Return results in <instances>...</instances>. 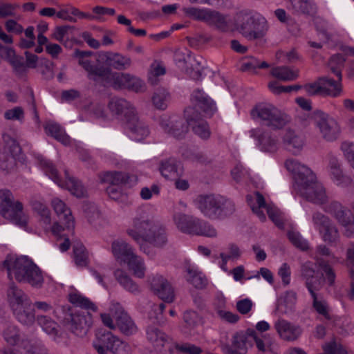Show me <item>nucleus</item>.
<instances>
[{
    "label": "nucleus",
    "mask_w": 354,
    "mask_h": 354,
    "mask_svg": "<svg viewBox=\"0 0 354 354\" xmlns=\"http://www.w3.org/2000/svg\"><path fill=\"white\" fill-rule=\"evenodd\" d=\"M108 107L110 111L116 115L123 114L126 122L128 120V118H131L133 115L136 113L132 104L123 98H111L108 104Z\"/></svg>",
    "instance_id": "26"
},
{
    "label": "nucleus",
    "mask_w": 354,
    "mask_h": 354,
    "mask_svg": "<svg viewBox=\"0 0 354 354\" xmlns=\"http://www.w3.org/2000/svg\"><path fill=\"white\" fill-rule=\"evenodd\" d=\"M294 189L300 196L315 204L323 205L328 201L325 189L317 182L315 174L311 181L306 178L301 185H294Z\"/></svg>",
    "instance_id": "11"
},
{
    "label": "nucleus",
    "mask_w": 354,
    "mask_h": 354,
    "mask_svg": "<svg viewBox=\"0 0 354 354\" xmlns=\"http://www.w3.org/2000/svg\"><path fill=\"white\" fill-rule=\"evenodd\" d=\"M0 214L20 227H25L27 224L21 203L14 202L13 196L8 190L0 191Z\"/></svg>",
    "instance_id": "7"
},
{
    "label": "nucleus",
    "mask_w": 354,
    "mask_h": 354,
    "mask_svg": "<svg viewBox=\"0 0 354 354\" xmlns=\"http://www.w3.org/2000/svg\"><path fill=\"white\" fill-rule=\"evenodd\" d=\"M315 258L317 266H329L339 263L338 259L324 245L317 248Z\"/></svg>",
    "instance_id": "38"
},
{
    "label": "nucleus",
    "mask_w": 354,
    "mask_h": 354,
    "mask_svg": "<svg viewBox=\"0 0 354 354\" xmlns=\"http://www.w3.org/2000/svg\"><path fill=\"white\" fill-rule=\"evenodd\" d=\"M114 88H129L138 91L142 86L140 80L129 73H113L111 71L110 83Z\"/></svg>",
    "instance_id": "19"
},
{
    "label": "nucleus",
    "mask_w": 354,
    "mask_h": 354,
    "mask_svg": "<svg viewBox=\"0 0 354 354\" xmlns=\"http://www.w3.org/2000/svg\"><path fill=\"white\" fill-rule=\"evenodd\" d=\"M151 287L155 293L165 302L171 303L174 299V289L168 281L161 276L154 277Z\"/></svg>",
    "instance_id": "24"
},
{
    "label": "nucleus",
    "mask_w": 354,
    "mask_h": 354,
    "mask_svg": "<svg viewBox=\"0 0 354 354\" xmlns=\"http://www.w3.org/2000/svg\"><path fill=\"white\" fill-rule=\"evenodd\" d=\"M43 165L46 174L49 176V177L52 178L59 186L64 187L65 185L71 193L77 198H82L86 196V191L81 182L76 178L70 176L68 171H65L66 181L64 185L58 176L57 170L51 162L45 161L43 163Z\"/></svg>",
    "instance_id": "13"
},
{
    "label": "nucleus",
    "mask_w": 354,
    "mask_h": 354,
    "mask_svg": "<svg viewBox=\"0 0 354 354\" xmlns=\"http://www.w3.org/2000/svg\"><path fill=\"white\" fill-rule=\"evenodd\" d=\"M32 209L41 217V221L46 225H48L51 223L50 212L47 206L37 200H33L31 202Z\"/></svg>",
    "instance_id": "50"
},
{
    "label": "nucleus",
    "mask_w": 354,
    "mask_h": 354,
    "mask_svg": "<svg viewBox=\"0 0 354 354\" xmlns=\"http://www.w3.org/2000/svg\"><path fill=\"white\" fill-rule=\"evenodd\" d=\"M116 338L117 336L113 335L111 333L97 335L93 341V347L99 354H107L111 351Z\"/></svg>",
    "instance_id": "31"
},
{
    "label": "nucleus",
    "mask_w": 354,
    "mask_h": 354,
    "mask_svg": "<svg viewBox=\"0 0 354 354\" xmlns=\"http://www.w3.org/2000/svg\"><path fill=\"white\" fill-rule=\"evenodd\" d=\"M239 30L249 39H259L265 35L267 26L263 19L261 21L253 16L246 15L242 17Z\"/></svg>",
    "instance_id": "16"
},
{
    "label": "nucleus",
    "mask_w": 354,
    "mask_h": 354,
    "mask_svg": "<svg viewBox=\"0 0 354 354\" xmlns=\"http://www.w3.org/2000/svg\"><path fill=\"white\" fill-rule=\"evenodd\" d=\"M88 72V77L104 86L110 83L111 70L109 67L104 66L92 65Z\"/></svg>",
    "instance_id": "30"
},
{
    "label": "nucleus",
    "mask_w": 354,
    "mask_h": 354,
    "mask_svg": "<svg viewBox=\"0 0 354 354\" xmlns=\"http://www.w3.org/2000/svg\"><path fill=\"white\" fill-rule=\"evenodd\" d=\"M37 322L46 333L51 336L55 341L57 342H59L60 335L59 334L58 326L56 322L44 315H38L37 317Z\"/></svg>",
    "instance_id": "39"
},
{
    "label": "nucleus",
    "mask_w": 354,
    "mask_h": 354,
    "mask_svg": "<svg viewBox=\"0 0 354 354\" xmlns=\"http://www.w3.org/2000/svg\"><path fill=\"white\" fill-rule=\"evenodd\" d=\"M314 270L311 267H306L304 271L306 278L307 288L313 299V308L316 312L326 319H329V310L326 302L317 295L315 290L319 289L324 283L333 284L335 274L331 267H317Z\"/></svg>",
    "instance_id": "2"
},
{
    "label": "nucleus",
    "mask_w": 354,
    "mask_h": 354,
    "mask_svg": "<svg viewBox=\"0 0 354 354\" xmlns=\"http://www.w3.org/2000/svg\"><path fill=\"white\" fill-rule=\"evenodd\" d=\"M329 168L331 174L338 181L341 183H351L352 179L345 176L340 167V165L336 158L332 157L329 161Z\"/></svg>",
    "instance_id": "48"
},
{
    "label": "nucleus",
    "mask_w": 354,
    "mask_h": 354,
    "mask_svg": "<svg viewBox=\"0 0 354 354\" xmlns=\"http://www.w3.org/2000/svg\"><path fill=\"white\" fill-rule=\"evenodd\" d=\"M286 168L293 174L294 185H299L308 178L310 181L313 179V172L307 167L301 165L297 160L290 158L285 162Z\"/></svg>",
    "instance_id": "22"
},
{
    "label": "nucleus",
    "mask_w": 354,
    "mask_h": 354,
    "mask_svg": "<svg viewBox=\"0 0 354 354\" xmlns=\"http://www.w3.org/2000/svg\"><path fill=\"white\" fill-rule=\"evenodd\" d=\"M170 98V94L165 88H158L153 95L152 101L157 109L165 110L167 107Z\"/></svg>",
    "instance_id": "45"
},
{
    "label": "nucleus",
    "mask_w": 354,
    "mask_h": 354,
    "mask_svg": "<svg viewBox=\"0 0 354 354\" xmlns=\"http://www.w3.org/2000/svg\"><path fill=\"white\" fill-rule=\"evenodd\" d=\"M187 279L197 288L203 287L206 283V280L202 274L194 269V268H191L189 267L187 269Z\"/></svg>",
    "instance_id": "59"
},
{
    "label": "nucleus",
    "mask_w": 354,
    "mask_h": 354,
    "mask_svg": "<svg viewBox=\"0 0 354 354\" xmlns=\"http://www.w3.org/2000/svg\"><path fill=\"white\" fill-rule=\"evenodd\" d=\"M3 266H36V264L28 256H17L16 254H8L3 262Z\"/></svg>",
    "instance_id": "53"
},
{
    "label": "nucleus",
    "mask_w": 354,
    "mask_h": 354,
    "mask_svg": "<svg viewBox=\"0 0 354 354\" xmlns=\"http://www.w3.org/2000/svg\"><path fill=\"white\" fill-rule=\"evenodd\" d=\"M252 137L258 140L261 149L265 151L274 152L277 149V140L272 135L260 129H255L250 131Z\"/></svg>",
    "instance_id": "28"
},
{
    "label": "nucleus",
    "mask_w": 354,
    "mask_h": 354,
    "mask_svg": "<svg viewBox=\"0 0 354 354\" xmlns=\"http://www.w3.org/2000/svg\"><path fill=\"white\" fill-rule=\"evenodd\" d=\"M128 129L135 135V139L141 140L149 134V129L145 124L140 121L137 113L128 118L126 122Z\"/></svg>",
    "instance_id": "36"
},
{
    "label": "nucleus",
    "mask_w": 354,
    "mask_h": 354,
    "mask_svg": "<svg viewBox=\"0 0 354 354\" xmlns=\"http://www.w3.org/2000/svg\"><path fill=\"white\" fill-rule=\"evenodd\" d=\"M44 129L47 134L50 135L64 145L70 143V138L58 124L52 122H47Z\"/></svg>",
    "instance_id": "40"
},
{
    "label": "nucleus",
    "mask_w": 354,
    "mask_h": 354,
    "mask_svg": "<svg viewBox=\"0 0 354 354\" xmlns=\"http://www.w3.org/2000/svg\"><path fill=\"white\" fill-rule=\"evenodd\" d=\"M0 214L20 227H25L27 224L21 203L14 202L13 196L8 190L0 191Z\"/></svg>",
    "instance_id": "6"
},
{
    "label": "nucleus",
    "mask_w": 354,
    "mask_h": 354,
    "mask_svg": "<svg viewBox=\"0 0 354 354\" xmlns=\"http://www.w3.org/2000/svg\"><path fill=\"white\" fill-rule=\"evenodd\" d=\"M115 275L118 282L124 288L131 292H136L138 291V286L133 282L122 269H118L115 272Z\"/></svg>",
    "instance_id": "54"
},
{
    "label": "nucleus",
    "mask_w": 354,
    "mask_h": 354,
    "mask_svg": "<svg viewBox=\"0 0 354 354\" xmlns=\"http://www.w3.org/2000/svg\"><path fill=\"white\" fill-rule=\"evenodd\" d=\"M75 262L78 266H86L90 263L88 252L82 243H76L73 246Z\"/></svg>",
    "instance_id": "51"
},
{
    "label": "nucleus",
    "mask_w": 354,
    "mask_h": 354,
    "mask_svg": "<svg viewBox=\"0 0 354 354\" xmlns=\"http://www.w3.org/2000/svg\"><path fill=\"white\" fill-rule=\"evenodd\" d=\"M133 228L127 230V234L137 243L145 252L146 246L143 243H149L156 247H162L167 241L165 227L153 218L146 214L135 216L132 221Z\"/></svg>",
    "instance_id": "1"
},
{
    "label": "nucleus",
    "mask_w": 354,
    "mask_h": 354,
    "mask_svg": "<svg viewBox=\"0 0 354 354\" xmlns=\"http://www.w3.org/2000/svg\"><path fill=\"white\" fill-rule=\"evenodd\" d=\"M295 13L313 17L317 8L312 0H289Z\"/></svg>",
    "instance_id": "37"
},
{
    "label": "nucleus",
    "mask_w": 354,
    "mask_h": 354,
    "mask_svg": "<svg viewBox=\"0 0 354 354\" xmlns=\"http://www.w3.org/2000/svg\"><path fill=\"white\" fill-rule=\"evenodd\" d=\"M68 326L72 333L77 336L82 337L86 333L89 327V322L86 316L73 314L71 315Z\"/></svg>",
    "instance_id": "35"
},
{
    "label": "nucleus",
    "mask_w": 354,
    "mask_h": 354,
    "mask_svg": "<svg viewBox=\"0 0 354 354\" xmlns=\"http://www.w3.org/2000/svg\"><path fill=\"white\" fill-rule=\"evenodd\" d=\"M111 252L120 264L141 266L143 263L141 258L134 252L133 247L122 239H116L112 242Z\"/></svg>",
    "instance_id": "14"
},
{
    "label": "nucleus",
    "mask_w": 354,
    "mask_h": 354,
    "mask_svg": "<svg viewBox=\"0 0 354 354\" xmlns=\"http://www.w3.org/2000/svg\"><path fill=\"white\" fill-rule=\"evenodd\" d=\"M65 229L66 228L59 225V223H55L51 228V231L53 234L59 236L60 239L64 238L63 242L59 244V248L62 252L67 251L71 246V242L69 239L66 237L65 234H61L63 231L65 230Z\"/></svg>",
    "instance_id": "60"
},
{
    "label": "nucleus",
    "mask_w": 354,
    "mask_h": 354,
    "mask_svg": "<svg viewBox=\"0 0 354 354\" xmlns=\"http://www.w3.org/2000/svg\"><path fill=\"white\" fill-rule=\"evenodd\" d=\"M159 124L165 132L178 139L184 138L189 131L188 125L182 119L176 117L160 116Z\"/></svg>",
    "instance_id": "18"
},
{
    "label": "nucleus",
    "mask_w": 354,
    "mask_h": 354,
    "mask_svg": "<svg viewBox=\"0 0 354 354\" xmlns=\"http://www.w3.org/2000/svg\"><path fill=\"white\" fill-rule=\"evenodd\" d=\"M344 62L345 58L340 54L334 55L328 62V67L330 71L337 76V80L335 82H338L339 84H341L342 82V68Z\"/></svg>",
    "instance_id": "47"
},
{
    "label": "nucleus",
    "mask_w": 354,
    "mask_h": 354,
    "mask_svg": "<svg viewBox=\"0 0 354 354\" xmlns=\"http://www.w3.org/2000/svg\"><path fill=\"white\" fill-rule=\"evenodd\" d=\"M52 205L57 216L59 218L58 222L59 225L70 230L74 229V219L71 214V211L68 208L66 204L59 198H54L52 201Z\"/></svg>",
    "instance_id": "25"
},
{
    "label": "nucleus",
    "mask_w": 354,
    "mask_h": 354,
    "mask_svg": "<svg viewBox=\"0 0 354 354\" xmlns=\"http://www.w3.org/2000/svg\"><path fill=\"white\" fill-rule=\"evenodd\" d=\"M146 338L157 354H173L176 351V342L157 327L149 326L146 330Z\"/></svg>",
    "instance_id": "10"
},
{
    "label": "nucleus",
    "mask_w": 354,
    "mask_h": 354,
    "mask_svg": "<svg viewBox=\"0 0 354 354\" xmlns=\"http://www.w3.org/2000/svg\"><path fill=\"white\" fill-rule=\"evenodd\" d=\"M304 88L308 95L337 97L342 93V84L328 77H320L315 82L307 84Z\"/></svg>",
    "instance_id": "12"
},
{
    "label": "nucleus",
    "mask_w": 354,
    "mask_h": 354,
    "mask_svg": "<svg viewBox=\"0 0 354 354\" xmlns=\"http://www.w3.org/2000/svg\"><path fill=\"white\" fill-rule=\"evenodd\" d=\"M189 127H191L194 133L201 139L207 140L211 136V131L209 125L203 119L194 123Z\"/></svg>",
    "instance_id": "55"
},
{
    "label": "nucleus",
    "mask_w": 354,
    "mask_h": 354,
    "mask_svg": "<svg viewBox=\"0 0 354 354\" xmlns=\"http://www.w3.org/2000/svg\"><path fill=\"white\" fill-rule=\"evenodd\" d=\"M111 353L113 354H131V347L127 342L117 337Z\"/></svg>",
    "instance_id": "64"
},
{
    "label": "nucleus",
    "mask_w": 354,
    "mask_h": 354,
    "mask_svg": "<svg viewBox=\"0 0 354 354\" xmlns=\"http://www.w3.org/2000/svg\"><path fill=\"white\" fill-rule=\"evenodd\" d=\"M228 250V252H222L220 254L223 265L227 263H234L241 257V252L236 245L234 243L230 244Z\"/></svg>",
    "instance_id": "56"
},
{
    "label": "nucleus",
    "mask_w": 354,
    "mask_h": 354,
    "mask_svg": "<svg viewBox=\"0 0 354 354\" xmlns=\"http://www.w3.org/2000/svg\"><path fill=\"white\" fill-rule=\"evenodd\" d=\"M287 236L290 241L297 248L306 250L308 248L307 241L302 239L300 234L292 230L288 231Z\"/></svg>",
    "instance_id": "63"
},
{
    "label": "nucleus",
    "mask_w": 354,
    "mask_h": 354,
    "mask_svg": "<svg viewBox=\"0 0 354 354\" xmlns=\"http://www.w3.org/2000/svg\"><path fill=\"white\" fill-rule=\"evenodd\" d=\"M327 211L333 214L338 222L345 223L346 221H344V219L348 217L349 215H351L348 210H346L342 205L337 201L331 202L328 207Z\"/></svg>",
    "instance_id": "52"
},
{
    "label": "nucleus",
    "mask_w": 354,
    "mask_h": 354,
    "mask_svg": "<svg viewBox=\"0 0 354 354\" xmlns=\"http://www.w3.org/2000/svg\"><path fill=\"white\" fill-rule=\"evenodd\" d=\"M183 115L188 127L203 119L201 112L194 105L186 107Z\"/></svg>",
    "instance_id": "57"
},
{
    "label": "nucleus",
    "mask_w": 354,
    "mask_h": 354,
    "mask_svg": "<svg viewBox=\"0 0 354 354\" xmlns=\"http://www.w3.org/2000/svg\"><path fill=\"white\" fill-rule=\"evenodd\" d=\"M98 57L107 66L115 70L123 71L129 68L132 64L131 59L118 53L102 52L98 53Z\"/></svg>",
    "instance_id": "20"
},
{
    "label": "nucleus",
    "mask_w": 354,
    "mask_h": 354,
    "mask_svg": "<svg viewBox=\"0 0 354 354\" xmlns=\"http://www.w3.org/2000/svg\"><path fill=\"white\" fill-rule=\"evenodd\" d=\"M322 239L328 243H335L339 238V232L337 228L332 223L322 230Z\"/></svg>",
    "instance_id": "58"
},
{
    "label": "nucleus",
    "mask_w": 354,
    "mask_h": 354,
    "mask_svg": "<svg viewBox=\"0 0 354 354\" xmlns=\"http://www.w3.org/2000/svg\"><path fill=\"white\" fill-rule=\"evenodd\" d=\"M198 208L208 218L215 219L223 213L231 214L235 208L232 202L214 194L201 195L197 198Z\"/></svg>",
    "instance_id": "5"
},
{
    "label": "nucleus",
    "mask_w": 354,
    "mask_h": 354,
    "mask_svg": "<svg viewBox=\"0 0 354 354\" xmlns=\"http://www.w3.org/2000/svg\"><path fill=\"white\" fill-rule=\"evenodd\" d=\"M191 102L206 116H212L216 111L213 100L201 89L197 88L193 91Z\"/></svg>",
    "instance_id": "21"
},
{
    "label": "nucleus",
    "mask_w": 354,
    "mask_h": 354,
    "mask_svg": "<svg viewBox=\"0 0 354 354\" xmlns=\"http://www.w3.org/2000/svg\"><path fill=\"white\" fill-rule=\"evenodd\" d=\"M203 21L220 30H223L227 27L225 16L215 10H206Z\"/></svg>",
    "instance_id": "41"
},
{
    "label": "nucleus",
    "mask_w": 354,
    "mask_h": 354,
    "mask_svg": "<svg viewBox=\"0 0 354 354\" xmlns=\"http://www.w3.org/2000/svg\"><path fill=\"white\" fill-rule=\"evenodd\" d=\"M315 122L324 140L333 141L338 138L340 127L334 118L324 112L319 111L315 114Z\"/></svg>",
    "instance_id": "17"
},
{
    "label": "nucleus",
    "mask_w": 354,
    "mask_h": 354,
    "mask_svg": "<svg viewBox=\"0 0 354 354\" xmlns=\"http://www.w3.org/2000/svg\"><path fill=\"white\" fill-rule=\"evenodd\" d=\"M275 328L279 336L286 341H295L301 334L302 330L298 326L281 319L275 323Z\"/></svg>",
    "instance_id": "27"
},
{
    "label": "nucleus",
    "mask_w": 354,
    "mask_h": 354,
    "mask_svg": "<svg viewBox=\"0 0 354 354\" xmlns=\"http://www.w3.org/2000/svg\"><path fill=\"white\" fill-rule=\"evenodd\" d=\"M15 157L9 154L8 151H0V169L6 174L12 172L16 165Z\"/></svg>",
    "instance_id": "49"
},
{
    "label": "nucleus",
    "mask_w": 354,
    "mask_h": 354,
    "mask_svg": "<svg viewBox=\"0 0 354 354\" xmlns=\"http://www.w3.org/2000/svg\"><path fill=\"white\" fill-rule=\"evenodd\" d=\"M19 354H48L45 346L39 341L22 339L18 345Z\"/></svg>",
    "instance_id": "34"
},
{
    "label": "nucleus",
    "mask_w": 354,
    "mask_h": 354,
    "mask_svg": "<svg viewBox=\"0 0 354 354\" xmlns=\"http://www.w3.org/2000/svg\"><path fill=\"white\" fill-rule=\"evenodd\" d=\"M267 214L272 221L280 229L284 227L282 213L276 207L268 205Z\"/></svg>",
    "instance_id": "62"
},
{
    "label": "nucleus",
    "mask_w": 354,
    "mask_h": 354,
    "mask_svg": "<svg viewBox=\"0 0 354 354\" xmlns=\"http://www.w3.org/2000/svg\"><path fill=\"white\" fill-rule=\"evenodd\" d=\"M10 64L12 67L14 74L19 78H24L28 71L24 58L16 54L10 60Z\"/></svg>",
    "instance_id": "44"
},
{
    "label": "nucleus",
    "mask_w": 354,
    "mask_h": 354,
    "mask_svg": "<svg viewBox=\"0 0 354 354\" xmlns=\"http://www.w3.org/2000/svg\"><path fill=\"white\" fill-rule=\"evenodd\" d=\"M254 340V330L236 334L234 337L231 354H246L248 349L253 346Z\"/></svg>",
    "instance_id": "23"
},
{
    "label": "nucleus",
    "mask_w": 354,
    "mask_h": 354,
    "mask_svg": "<svg viewBox=\"0 0 354 354\" xmlns=\"http://www.w3.org/2000/svg\"><path fill=\"white\" fill-rule=\"evenodd\" d=\"M3 337L8 344L17 346L18 350V345L22 339H20L18 329L15 326H8L3 333Z\"/></svg>",
    "instance_id": "61"
},
{
    "label": "nucleus",
    "mask_w": 354,
    "mask_h": 354,
    "mask_svg": "<svg viewBox=\"0 0 354 354\" xmlns=\"http://www.w3.org/2000/svg\"><path fill=\"white\" fill-rule=\"evenodd\" d=\"M68 299L71 303L77 306L88 310H92L93 311H95L97 310L95 305L93 302L76 290H72L69 293Z\"/></svg>",
    "instance_id": "42"
},
{
    "label": "nucleus",
    "mask_w": 354,
    "mask_h": 354,
    "mask_svg": "<svg viewBox=\"0 0 354 354\" xmlns=\"http://www.w3.org/2000/svg\"><path fill=\"white\" fill-rule=\"evenodd\" d=\"M6 301L16 319L22 324L31 326L35 321L32 302L28 295L15 285L10 284L6 291Z\"/></svg>",
    "instance_id": "3"
},
{
    "label": "nucleus",
    "mask_w": 354,
    "mask_h": 354,
    "mask_svg": "<svg viewBox=\"0 0 354 354\" xmlns=\"http://www.w3.org/2000/svg\"><path fill=\"white\" fill-rule=\"evenodd\" d=\"M283 141L286 149L295 155L299 153L304 145L302 136L290 129L286 130L283 137Z\"/></svg>",
    "instance_id": "29"
},
{
    "label": "nucleus",
    "mask_w": 354,
    "mask_h": 354,
    "mask_svg": "<svg viewBox=\"0 0 354 354\" xmlns=\"http://www.w3.org/2000/svg\"><path fill=\"white\" fill-rule=\"evenodd\" d=\"M10 279L19 282H28L32 286H40L43 283V275L39 267H7Z\"/></svg>",
    "instance_id": "15"
},
{
    "label": "nucleus",
    "mask_w": 354,
    "mask_h": 354,
    "mask_svg": "<svg viewBox=\"0 0 354 354\" xmlns=\"http://www.w3.org/2000/svg\"><path fill=\"white\" fill-rule=\"evenodd\" d=\"M271 75L283 81H292L299 76V71H293L288 66H277L271 70Z\"/></svg>",
    "instance_id": "43"
},
{
    "label": "nucleus",
    "mask_w": 354,
    "mask_h": 354,
    "mask_svg": "<svg viewBox=\"0 0 354 354\" xmlns=\"http://www.w3.org/2000/svg\"><path fill=\"white\" fill-rule=\"evenodd\" d=\"M174 221L177 227L183 232L209 237L216 235L215 229L192 216L178 213L174 216Z\"/></svg>",
    "instance_id": "8"
},
{
    "label": "nucleus",
    "mask_w": 354,
    "mask_h": 354,
    "mask_svg": "<svg viewBox=\"0 0 354 354\" xmlns=\"http://www.w3.org/2000/svg\"><path fill=\"white\" fill-rule=\"evenodd\" d=\"M101 318L106 326L110 329L118 327L120 332L126 335H131L137 332L138 328L135 323L118 303L112 302L109 307V313H102Z\"/></svg>",
    "instance_id": "4"
},
{
    "label": "nucleus",
    "mask_w": 354,
    "mask_h": 354,
    "mask_svg": "<svg viewBox=\"0 0 354 354\" xmlns=\"http://www.w3.org/2000/svg\"><path fill=\"white\" fill-rule=\"evenodd\" d=\"M180 163L174 158L162 160L160 165V171L167 179L176 178L182 174Z\"/></svg>",
    "instance_id": "32"
},
{
    "label": "nucleus",
    "mask_w": 354,
    "mask_h": 354,
    "mask_svg": "<svg viewBox=\"0 0 354 354\" xmlns=\"http://www.w3.org/2000/svg\"><path fill=\"white\" fill-rule=\"evenodd\" d=\"M251 114L253 118L265 121L266 124L273 129H282L290 121L288 115L271 104L257 105L252 110Z\"/></svg>",
    "instance_id": "9"
},
{
    "label": "nucleus",
    "mask_w": 354,
    "mask_h": 354,
    "mask_svg": "<svg viewBox=\"0 0 354 354\" xmlns=\"http://www.w3.org/2000/svg\"><path fill=\"white\" fill-rule=\"evenodd\" d=\"M225 299L221 297L218 300V304H215V308L218 316L223 321L229 322V323H236L239 319V317L230 311L226 310L223 308L225 306Z\"/></svg>",
    "instance_id": "46"
},
{
    "label": "nucleus",
    "mask_w": 354,
    "mask_h": 354,
    "mask_svg": "<svg viewBox=\"0 0 354 354\" xmlns=\"http://www.w3.org/2000/svg\"><path fill=\"white\" fill-rule=\"evenodd\" d=\"M97 176L101 183L110 184L111 186L125 184L129 178L127 174L116 171H102L99 173Z\"/></svg>",
    "instance_id": "33"
}]
</instances>
